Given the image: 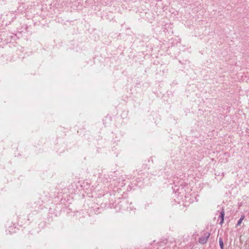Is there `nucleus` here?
Returning a JSON list of instances; mask_svg holds the SVG:
<instances>
[{
  "mask_svg": "<svg viewBox=\"0 0 249 249\" xmlns=\"http://www.w3.org/2000/svg\"><path fill=\"white\" fill-rule=\"evenodd\" d=\"M210 233L208 232H206V233H205L204 236L201 237L200 238H199V242L201 244H203L206 243L208 238L210 236Z\"/></svg>",
  "mask_w": 249,
  "mask_h": 249,
  "instance_id": "obj_1",
  "label": "nucleus"
},
{
  "mask_svg": "<svg viewBox=\"0 0 249 249\" xmlns=\"http://www.w3.org/2000/svg\"><path fill=\"white\" fill-rule=\"evenodd\" d=\"M224 215H225V212L224 210L223 209L220 213V217H221V221L220 222V224L222 225L224 222Z\"/></svg>",
  "mask_w": 249,
  "mask_h": 249,
  "instance_id": "obj_2",
  "label": "nucleus"
},
{
  "mask_svg": "<svg viewBox=\"0 0 249 249\" xmlns=\"http://www.w3.org/2000/svg\"><path fill=\"white\" fill-rule=\"evenodd\" d=\"M244 218H245V215H241L240 219L239 220V221L237 222V226H239L241 225L242 221L244 219Z\"/></svg>",
  "mask_w": 249,
  "mask_h": 249,
  "instance_id": "obj_3",
  "label": "nucleus"
},
{
  "mask_svg": "<svg viewBox=\"0 0 249 249\" xmlns=\"http://www.w3.org/2000/svg\"><path fill=\"white\" fill-rule=\"evenodd\" d=\"M219 244H220V248L221 249H223V248H224V244H223V240L221 238H220L219 240Z\"/></svg>",
  "mask_w": 249,
  "mask_h": 249,
  "instance_id": "obj_4",
  "label": "nucleus"
}]
</instances>
